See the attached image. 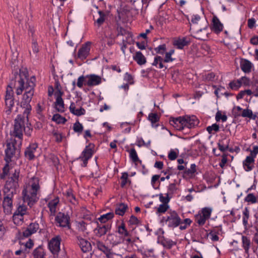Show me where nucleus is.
I'll return each instance as SVG.
<instances>
[{
  "label": "nucleus",
  "instance_id": "nucleus-1",
  "mask_svg": "<svg viewBox=\"0 0 258 258\" xmlns=\"http://www.w3.org/2000/svg\"><path fill=\"white\" fill-rule=\"evenodd\" d=\"M19 77L20 79L17 84L16 94L19 95L21 94L23 91H25L22 103L23 105H26L24 112L29 113L31 110V106L29 103L34 95L36 79L34 76L28 78L27 73L25 72H20Z\"/></svg>",
  "mask_w": 258,
  "mask_h": 258
},
{
  "label": "nucleus",
  "instance_id": "nucleus-2",
  "mask_svg": "<svg viewBox=\"0 0 258 258\" xmlns=\"http://www.w3.org/2000/svg\"><path fill=\"white\" fill-rule=\"evenodd\" d=\"M39 188L38 178L35 177L31 178L29 184L26 186L22 192L24 202L30 207L33 206L38 200L37 193Z\"/></svg>",
  "mask_w": 258,
  "mask_h": 258
},
{
  "label": "nucleus",
  "instance_id": "nucleus-3",
  "mask_svg": "<svg viewBox=\"0 0 258 258\" xmlns=\"http://www.w3.org/2000/svg\"><path fill=\"white\" fill-rule=\"evenodd\" d=\"M19 171L16 169L14 170L12 176L7 180L4 188V194H15L16 193L17 188L19 187L18 180L19 177Z\"/></svg>",
  "mask_w": 258,
  "mask_h": 258
},
{
  "label": "nucleus",
  "instance_id": "nucleus-4",
  "mask_svg": "<svg viewBox=\"0 0 258 258\" xmlns=\"http://www.w3.org/2000/svg\"><path fill=\"white\" fill-rule=\"evenodd\" d=\"M163 220H164L167 226L170 228L176 227L181 223V219L175 211L168 213L167 215L163 218Z\"/></svg>",
  "mask_w": 258,
  "mask_h": 258
},
{
  "label": "nucleus",
  "instance_id": "nucleus-5",
  "mask_svg": "<svg viewBox=\"0 0 258 258\" xmlns=\"http://www.w3.org/2000/svg\"><path fill=\"white\" fill-rule=\"evenodd\" d=\"M15 140L11 139L8 141L5 150V161H13L17 160L15 156Z\"/></svg>",
  "mask_w": 258,
  "mask_h": 258
},
{
  "label": "nucleus",
  "instance_id": "nucleus-6",
  "mask_svg": "<svg viewBox=\"0 0 258 258\" xmlns=\"http://www.w3.org/2000/svg\"><path fill=\"white\" fill-rule=\"evenodd\" d=\"M24 129V122L20 116H18L15 120L14 136L17 137L21 144L23 137V132Z\"/></svg>",
  "mask_w": 258,
  "mask_h": 258
},
{
  "label": "nucleus",
  "instance_id": "nucleus-7",
  "mask_svg": "<svg viewBox=\"0 0 258 258\" xmlns=\"http://www.w3.org/2000/svg\"><path fill=\"white\" fill-rule=\"evenodd\" d=\"M81 106V101L79 99L76 102H72L70 106V112L77 116L84 115L85 113V110Z\"/></svg>",
  "mask_w": 258,
  "mask_h": 258
},
{
  "label": "nucleus",
  "instance_id": "nucleus-8",
  "mask_svg": "<svg viewBox=\"0 0 258 258\" xmlns=\"http://www.w3.org/2000/svg\"><path fill=\"white\" fill-rule=\"evenodd\" d=\"M37 145L36 143L31 144L29 147L27 148L25 152V157L27 160H35V157L38 155L37 152Z\"/></svg>",
  "mask_w": 258,
  "mask_h": 258
},
{
  "label": "nucleus",
  "instance_id": "nucleus-9",
  "mask_svg": "<svg viewBox=\"0 0 258 258\" xmlns=\"http://www.w3.org/2000/svg\"><path fill=\"white\" fill-rule=\"evenodd\" d=\"M77 243L83 252H88L91 250L92 245L90 242L80 235L76 236Z\"/></svg>",
  "mask_w": 258,
  "mask_h": 258
},
{
  "label": "nucleus",
  "instance_id": "nucleus-10",
  "mask_svg": "<svg viewBox=\"0 0 258 258\" xmlns=\"http://www.w3.org/2000/svg\"><path fill=\"white\" fill-rule=\"evenodd\" d=\"M169 123L170 125L173 126L177 130H182L186 127L184 116L170 119Z\"/></svg>",
  "mask_w": 258,
  "mask_h": 258
},
{
  "label": "nucleus",
  "instance_id": "nucleus-11",
  "mask_svg": "<svg viewBox=\"0 0 258 258\" xmlns=\"http://www.w3.org/2000/svg\"><path fill=\"white\" fill-rule=\"evenodd\" d=\"M91 43L87 42L79 48L77 57L81 60L85 59L89 55L90 51Z\"/></svg>",
  "mask_w": 258,
  "mask_h": 258
},
{
  "label": "nucleus",
  "instance_id": "nucleus-12",
  "mask_svg": "<svg viewBox=\"0 0 258 258\" xmlns=\"http://www.w3.org/2000/svg\"><path fill=\"white\" fill-rule=\"evenodd\" d=\"M5 197L3 201V207L4 209V212L9 214L11 213L12 209L13 207V201L12 198L13 197V194L8 195V194H4Z\"/></svg>",
  "mask_w": 258,
  "mask_h": 258
},
{
  "label": "nucleus",
  "instance_id": "nucleus-13",
  "mask_svg": "<svg viewBox=\"0 0 258 258\" xmlns=\"http://www.w3.org/2000/svg\"><path fill=\"white\" fill-rule=\"evenodd\" d=\"M55 220L60 226L63 227H68L70 228V217L68 215L60 212L56 216Z\"/></svg>",
  "mask_w": 258,
  "mask_h": 258
},
{
  "label": "nucleus",
  "instance_id": "nucleus-14",
  "mask_svg": "<svg viewBox=\"0 0 258 258\" xmlns=\"http://www.w3.org/2000/svg\"><path fill=\"white\" fill-rule=\"evenodd\" d=\"M86 85L88 86H97L101 84L102 78L99 76L91 74L86 75Z\"/></svg>",
  "mask_w": 258,
  "mask_h": 258
},
{
  "label": "nucleus",
  "instance_id": "nucleus-15",
  "mask_svg": "<svg viewBox=\"0 0 258 258\" xmlns=\"http://www.w3.org/2000/svg\"><path fill=\"white\" fill-rule=\"evenodd\" d=\"M48 247L53 254H55L60 250V238H53L48 243Z\"/></svg>",
  "mask_w": 258,
  "mask_h": 258
},
{
  "label": "nucleus",
  "instance_id": "nucleus-16",
  "mask_svg": "<svg viewBox=\"0 0 258 258\" xmlns=\"http://www.w3.org/2000/svg\"><path fill=\"white\" fill-rule=\"evenodd\" d=\"M110 229V226L108 224L98 225L94 229V232L96 236L100 237L105 235Z\"/></svg>",
  "mask_w": 258,
  "mask_h": 258
},
{
  "label": "nucleus",
  "instance_id": "nucleus-17",
  "mask_svg": "<svg viewBox=\"0 0 258 258\" xmlns=\"http://www.w3.org/2000/svg\"><path fill=\"white\" fill-rule=\"evenodd\" d=\"M186 128H190L197 126L199 123L198 118L195 115L184 116Z\"/></svg>",
  "mask_w": 258,
  "mask_h": 258
},
{
  "label": "nucleus",
  "instance_id": "nucleus-18",
  "mask_svg": "<svg viewBox=\"0 0 258 258\" xmlns=\"http://www.w3.org/2000/svg\"><path fill=\"white\" fill-rule=\"evenodd\" d=\"M223 25L219 19L216 16L212 19V30L216 33H219L223 30Z\"/></svg>",
  "mask_w": 258,
  "mask_h": 258
},
{
  "label": "nucleus",
  "instance_id": "nucleus-19",
  "mask_svg": "<svg viewBox=\"0 0 258 258\" xmlns=\"http://www.w3.org/2000/svg\"><path fill=\"white\" fill-rule=\"evenodd\" d=\"M27 208L24 205H19L17 208V210L15 212L13 215L14 220H16L17 218L22 220L23 219V216L26 213Z\"/></svg>",
  "mask_w": 258,
  "mask_h": 258
},
{
  "label": "nucleus",
  "instance_id": "nucleus-20",
  "mask_svg": "<svg viewBox=\"0 0 258 258\" xmlns=\"http://www.w3.org/2000/svg\"><path fill=\"white\" fill-rule=\"evenodd\" d=\"M133 59L140 66L146 63V58L141 51H136L133 56Z\"/></svg>",
  "mask_w": 258,
  "mask_h": 258
},
{
  "label": "nucleus",
  "instance_id": "nucleus-21",
  "mask_svg": "<svg viewBox=\"0 0 258 258\" xmlns=\"http://www.w3.org/2000/svg\"><path fill=\"white\" fill-rule=\"evenodd\" d=\"M93 240L94 241L92 242V244L103 253L105 252V251H107V249H108V247L100 240L96 238H94Z\"/></svg>",
  "mask_w": 258,
  "mask_h": 258
},
{
  "label": "nucleus",
  "instance_id": "nucleus-22",
  "mask_svg": "<svg viewBox=\"0 0 258 258\" xmlns=\"http://www.w3.org/2000/svg\"><path fill=\"white\" fill-rule=\"evenodd\" d=\"M252 67V63L247 59H243L240 63L241 70L245 73H248L251 72Z\"/></svg>",
  "mask_w": 258,
  "mask_h": 258
},
{
  "label": "nucleus",
  "instance_id": "nucleus-23",
  "mask_svg": "<svg viewBox=\"0 0 258 258\" xmlns=\"http://www.w3.org/2000/svg\"><path fill=\"white\" fill-rule=\"evenodd\" d=\"M173 45L178 49H182L187 44V42L185 38H178L173 40Z\"/></svg>",
  "mask_w": 258,
  "mask_h": 258
},
{
  "label": "nucleus",
  "instance_id": "nucleus-24",
  "mask_svg": "<svg viewBox=\"0 0 258 258\" xmlns=\"http://www.w3.org/2000/svg\"><path fill=\"white\" fill-rule=\"evenodd\" d=\"M10 162H8L3 169V172L0 174V178L1 179H5L6 177L11 172L12 174L14 172L13 171L12 167L9 165Z\"/></svg>",
  "mask_w": 258,
  "mask_h": 258
},
{
  "label": "nucleus",
  "instance_id": "nucleus-25",
  "mask_svg": "<svg viewBox=\"0 0 258 258\" xmlns=\"http://www.w3.org/2000/svg\"><path fill=\"white\" fill-rule=\"evenodd\" d=\"M148 119L151 122L152 126L153 127H156L158 126L157 124L159 120V116L155 113H150L148 115Z\"/></svg>",
  "mask_w": 258,
  "mask_h": 258
},
{
  "label": "nucleus",
  "instance_id": "nucleus-26",
  "mask_svg": "<svg viewBox=\"0 0 258 258\" xmlns=\"http://www.w3.org/2000/svg\"><path fill=\"white\" fill-rule=\"evenodd\" d=\"M127 208V205L124 203H120L117 205L115 209V214L120 216H122L124 215Z\"/></svg>",
  "mask_w": 258,
  "mask_h": 258
},
{
  "label": "nucleus",
  "instance_id": "nucleus-27",
  "mask_svg": "<svg viewBox=\"0 0 258 258\" xmlns=\"http://www.w3.org/2000/svg\"><path fill=\"white\" fill-rule=\"evenodd\" d=\"M90 223L87 224L84 221H81L80 222H79L77 223V227L78 228V230L79 231L82 232L83 233H85L86 235H88L89 233L88 230V227Z\"/></svg>",
  "mask_w": 258,
  "mask_h": 258
},
{
  "label": "nucleus",
  "instance_id": "nucleus-28",
  "mask_svg": "<svg viewBox=\"0 0 258 258\" xmlns=\"http://www.w3.org/2000/svg\"><path fill=\"white\" fill-rule=\"evenodd\" d=\"M93 151L90 148L86 149L82 153L81 157L82 161H87L92 157Z\"/></svg>",
  "mask_w": 258,
  "mask_h": 258
},
{
  "label": "nucleus",
  "instance_id": "nucleus-29",
  "mask_svg": "<svg viewBox=\"0 0 258 258\" xmlns=\"http://www.w3.org/2000/svg\"><path fill=\"white\" fill-rule=\"evenodd\" d=\"M59 202L58 198H55L53 200L50 201L48 204V206L51 214H54L56 212V207Z\"/></svg>",
  "mask_w": 258,
  "mask_h": 258
},
{
  "label": "nucleus",
  "instance_id": "nucleus-30",
  "mask_svg": "<svg viewBox=\"0 0 258 258\" xmlns=\"http://www.w3.org/2000/svg\"><path fill=\"white\" fill-rule=\"evenodd\" d=\"M55 108L56 110L59 112H63L64 111L65 107L62 99L55 100Z\"/></svg>",
  "mask_w": 258,
  "mask_h": 258
},
{
  "label": "nucleus",
  "instance_id": "nucleus-31",
  "mask_svg": "<svg viewBox=\"0 0 258 258\" xmlns=\"http://www.w3.org/2000/svg\"><path fill=\"white\" fill-rule=\"evenodd\" d=\"M258 154V146H254L251 151L249 156H247L245 161H254V158Z\"/></svg>",
  "mask_w": 258,
  "mask_h": 258
},
{
  "label": "nucleus",
  "instance_id": "nucleus-32",
  "mask_svg": "<svg viewBox=\"0 0 258 258\" xmlns=\"http://www.w3.org/2000/svg\"><path fill=\"white\" fill-rule=\"evenodd\" d=\"M44 249L41 246L36 248L33 251L34 258H45Z\"/></svg>",
  "mask_w": 258,
  "mask_h": 258
},
{
  "label": "nucleus",
  "instance_id": "nucleus-33",
  "mask_svg": "<svg viewBox=\"0 0 258 258\" xmlns=\"http://www.w3.org/2000/svg\"><path fill=\"white\" fill-rule=\"evenodd\" d=\"M212 211V210L211 208L206 207L203 208L201 212L199 213V214L201 215H202L203 217H204L205 219L208 220L210 218L211 216Z\"/></svg>",
  "mask_w": 258,
  "mask_h": 258
},
{
  "label": "nucleus",
  "instance_id": "nucleus-34",
  "mask_svg": "<svg viewBox=\"0 0 258 258\" xmlns=\"http://www.w3.org/2000/svg\"><path fill=\"white\" fill-rule=\"evenodd\" d=\"M212 211V210L211 208L206 207L203 208L201 212L199 213V214L201 215H202L203 217H204L205 219L208 220L210 218L211 216Z\"/></svg>",
  "mask_w": 258,
  "mask_h": 258
},
{
  "label": "nucleus",
  "instance_id": "nucleus-35",
  "mask_svg": "<svg viewBox=\"0 0 258 258\" xmlns=\"http://www.w3.org/2000/svg\"><path fill=\"white\" fill-rule=\"evenodd\" d=\"M99 18L95 21V24L98 27H100L105 21L106 14L104 12L99 11L98 12Z\"/></svg>",
  "mask_w": 258,
  "mask_h": 258
},
{
  "label": "nucleus",
  "instance_id": "nucleus-36",
  "mask_svg": "<svg viewBox=\"0 0 258 258\" xmlns=\"http://www.w3.org/2000/svg\"><path fill=\"white\" fill-rule=\"evenodd\" d=\"M163 61V58L160 56H156L154 58V60L153 62L152 63V65L158 67L159 69H162L164 67V66L162 63Z\"/></svg>",
  "mask_w": 258,
  "mask_h": 258
},
{
  "label": "nucleus",
  "instance_id": "nucleus-37",
  "mask_svg": "<svg viewBox=\"0 0 258 258\" xmlns=\"http://www.w3.org/2000/svg\"><path fill=\"white\" fill-rule=\"evenodd\" d=\"M242 246L246 253H248L250 244V240L246 236L242 237Z\"/></svg>",
  "mask_w": 258,
  "mask_h": 258
},
{
  "label": "nucleus",
  "instance_id": "nucleus-38",
  "mask_svg": "<svg viewBox=\"0 0 258 258\" xmlns=\"http://www.w3.org/2000/svg\"><path fill=\"white\" fill-rule=\"evenodd\" d=\"M114 216V214L113 213H108L106 214H104L100 218H98V220L101 223H105L108 220L111 219Z\"/></svg>",
  "mask_w": 258,
  "mask_h": 258
},
{
  "label": "nucleus",
  "instance_id": "nucleus-39",
  "mask_svg": "<svg viewBox=\"0 0 258 258\" xmlns=\"http://www.w3.org/2000/svg\"><path fill=\"white\" fill-rule=\"evenodd\" d=\"M178 154L179 150L177 149H171L168 154V157L170 160H174L176 159Z\"/></svg>",
  "mask_w": 258,
  "mask_h": 258
},
{
  "label": "nucleus",
  "instance_id": "nucleus-40",
  "mask_svg": "<svg viewBox=\"0 0 258 258\" xmlns=\"http://www.w3.org/2000/svg\"><path fill=\"white\" fill-rule=\"evenodd\" d=\"M52 120L57 123H64L67 121L66 119L61 116L59 114H55L53 115Z\"/></svg>",
  "mask_w": 258,
  "mask_h": 258
},
{
  "label": "nucleus",
  "instance_id": "nucleus-41",
  "mask_svg": "<svg viewBox=\"0 0 258 258\" xmlns=\"http://www.w3.org/2000/svg\"><path fill=\"white\" fill-rule=\"evenodd\" d=\"M196 165L195 164H192L189 168H186L184 173L188 176H192L196 172Z\"/></svg>",
  "mask_w": 258,
  "mask_h": 258
},
{
  "label": "nucleus",
  "instance_id": "nucleus-42",
  "mask_svg": "<svg viewBox=\"0 0 258 258\" xmlns=\"http://www.w3.org/2000/svg\"><path fill=\"white\" fill-rule=\"evenodd\" d=\"M243 217L242 219L243 224L246 226L248 223V219L249 217V211L247 208H245L243 212Z\"/></svg>",
  "mask_w": 258,
  "mask_h": 258
},
{
  "label": "nucleus",
  "instance_id": "nucleus-43",
  "mask_svg": "<svg viewBox=\"0 0 258 258\" xmlns=\"http://www.w3.org/2000/svg\"><path fill=\"white\" fill-rule=\"evenodd\" d=\"M86 81H87V77L86 76H80L77 80V86L80 88H82L83 86V85H86Z\"/></svg>",
  "mask_w": 258,
  "mask_h": 258
},
{
  "label": "nucleus",
  "instance_id": "nucleus-44",
  "mask_svg": "<svg viewBox=\"0 0 258 258\" xmlns=\"http://www.w3.org/2000/svg\"><path fill=\"white\" fill-rule=\"evenodd\" d=\"M6 105L8 107V109L6 110L7 114H9L11 111V108L13 107L14 102L13 99H5Z\"/></svg>",
  "mask_w": 258,
  "mask_h": 258
},
{
  "label": "nucleus",
  "instance_id": "nucleus-45",
  "mask_svg": "<svg viewBox=\"0 0 258 258\" xmlns=\"http://www.w3.org/2000/svg\"><path fill=\"white\" fill-rule=\"evenodd\" d=\"M177 190V187L175 183L170 184L168 187V191L166 194L167 197L173 195Z\"/></svg>",
  "mask_w": 258,
  "mask_h": 258
},
{
  "label": "nucleus",
  "instance_id": "nucleus-46",
  "mask_svg": "<svg viewBox=\"0 0 258 258\" xmlns=\"http://www.w3.org/2000/svg\"><path fill=\"white\" fill-rule=\"evenodd\" d=\"M219 130V126L216 123L213 124L211 126H209L207 127V131L209 134H214L215 132H217Z\"/></svg>",
  "mask_w": 258,
  "mask_h": 258
},
{
  "label": "nucleus",
  "instance_id": "nucleus-47",
  "mask_svg": "<svg viewBox=\"0 0 258 258\" xmlns=\"http://www.w3.org/2000/svg\"><path fill=\"white\" fill-rule=\"evenodd\" d=\"M252 115H253V114H252V111L248 109H244L242 111V114H241L242 116H243V117H248L250 118L254 119L255 117V115H254L253 117Z\"/></svg>",
  "mask_w": 258,
  "mask_h": 258
},
{
  "label": "nucleus",
  "instance_id": "nucleus-48",
  "mask_svg": "<svg viewBox=\"0 0 258 258\" xmlns=\"http://www.w3.org/2000/svg\"><path fill=\"white\" fill-rule=\"evenodd\" d=\"M195 218L196 222L201 226L204 225L206 221L207 220L199 213L196 216Z\"/></svg>",
  "mask_w": 258,
  "mask_h": 258
},
{
  "label": "nucleus",
  "instance_id": "nucleus-49",
  "mask_svg": "<svg viewBox=\"0 0 258 258\" xmlns=\"http://www.w3.org/2000/svg\"><path fill=\"white\" fill-rule=\"evenodd\" d=\"M117 236L113 234H109L107 235V240L110 241V242L113 245H116L118 243V241H117Z\"/></svg>",
  "mask_w": 258,
  "mask_h": 258
},
{
  "label": "nucleus",
  "instance_id": "nucleus-50",
  "mask_svg": "<svg viewBox=\"0 0 258 258\" xmlns=\"http://www.w3.org/2000/svg\"><path fill=\"white\" fill-rule=\"evenodd\" d=\"M128 152L130 157L133 161H138V157L136 150L134 149H131Z\"/></svg>",
  "mask_w": 258,
  "mask_h": 258
},
{
  "label": "nucleus",
  "instance_id": "nucleus-51",
  "mask_svg": "<svg viewBox=\"0 0 258 258\" xmlns=\"http://www.w3.org/2000/svg\"><path fill=\"white\" fill-rule=\"evenodd\" d=\"M230 87L233 90H237L241 87V84L239 80L230 82L229 84Z\"/></svg>",
  "mask_w": 258,
  "mask_h": 258
},
{
  "label": "nucleus",
  "instance_id": "nucleus-52",
  "mask_svg": "<svg viewBox=\"0 0 258 258\" xmlns=\"http://www.w3.org/2000/svg\"><path fill=\"white\" fill-rule=\"evenodd\" d=\"M27 227L29 228V230L33 234L39 229V225L36 223H31Z\"/></svg>",
  "mask_w": 258,
  "mask_h": 258
},
{
  "label": "nucleus",
  "instance_id": "nucleus-53",
  "mask_svg": "<svg viewBox=\"0 0 258 258\" xmlns=\"http://www.w3.org/2000/svg\"><path fill=\"white\" fill-rule=\"evenodd\" d=\"M243 166L246 171H250L254 168V162H243Z\"/></svg>",
  "mask_w": 258,
  "mask_h": 258
},
{
  "label": "nucleus",
  "instance_id": "nucleus-54",
  "mask_svg": "<svg viewBox=\"0 0 258 258\" xmlns=\"http://www.w3.org/2000/svg\"><path fill=\"white\" fill-rule=\"evenodd\" d=\"M151 141L149 140L148 142L145 143L142 138L139 139L137 141V145L139 147L145 146L149 147L150 145Z\"/></svg>",
  "mask_w": 258,
  "mask_h": 258
},
{
  "label": "nucleus",
  "instance_id": "nucleus-55",
  "mask_svg": "<svg viewBox=\"0 0 258 258\" xmlns=\"http://www.w3.org/2000/svg\"><path fill=\"white\" fill-rule=\"evenodd\" d=\"M73 129L75 132L81 133L83 131V126L79 122H76L74 124Z\"/></svg>",
  "mask_w": 258,
  "mask_h": 258
},
{
  "label": "nucleus",
  "instance_id": "nucleus-56",
  "mask_svg": "<svg viewBox=\"0 0 258 258\" xmlns=\"http://www.w3.org/2000/svg\"><path fill=\"white\" fill-rule=\"evenodd\" d=\"M175 244L176 242L171 240H165L163 242V246L167 248H170Z\"/></svg>",
  "mask_w": 258,
  "mask_h": 258
},
{
  "label": "nucleus",
  "instance_id": "nucleus-57",
  "mask_svg": "<svg viewBox=\"0 0 258 258\" xmlns=\"http://www.w3.org/2000/svg\"><path fill=\"white\" fill-rule=\"evenodd\" d=\"M238 80L239 81L240 83L241 84V86H247L249 85L250 80L248 78L246 77H242Z\"/></svg>",
  "mask_w": 258,
  "mask_h": 258
},
{
  "label": "nucleus",
  "instance_id": "nucleus-58",
  "mask_svg": "<svg viewBox=\"0 0 258 258\" xmlns=\"http://www.w3.org/2000/svg\"><path fill=\"white\" fill-rule=\"evenodd\" d=\"M245 201L255 203L256 202V199L252 194H249L245 198Z\"/></svg>",
  "mask_w": 258,
  "mask_h": 258
},
{
  "label": "nucleus",
  "instance_id": "nucleus-59",
  "mask_svg": "<svg viewBox=\"0 0 258 258\" xmlns=\"http://www.w3.org/2000/svg\"><path fill=\"white\" fill-rule=\"evenodd\" d=\"M166 45L163 44L162 45H159L158 47L155 48V50L156 52L158 53L163 54L165 51L166 50Z\"/></svg>",
  "mask_w": 258,
  "mask_h": 258
},
{
  "label": "nucleus",
  "instance_id": "nucleus-60",
  "mask_svg": "<svg viewBox=\"0 0 258 258\" xmlns=\"http://www.w3.org/2000/svg\"><path fill=\"white\" fill-rule=\"evenodd\" d=\"M216 120L218 121L220 120H222L223 122L226 121L227 117L226 115H222L219 111L217 112L216 114Z\"/></svg>",
  "mask_w": 258,
  "mask_h": 258
},
{
  "label": "nucleus",
  "instance_id": "nucleus-61",
  "mask_svg": "<svg viewBox=\"0 0 258 258\" xmlns=\"http://www.w3.org/2000/svg\"><path fill=\"white\" fill-rule=\"evenodd\" d=\"M53 136L55 138V140L57 142H60L62 139V134L56 131H53Z\"/></svg>",
  "mask_w": 258,
  "mask_h": 258
},
{
  "label": "nucleus",
  "instance_id": "nucleus-62",
  "mask_svg": "<svg viewBox=\"0 0 258 258\" xmlns=\"http://www.w3.org/2000/svg\"><path fill=\"white\" fill-rule=\"evenodd\" d=\"M167 204H161L157 209V212L159 213H165L168 208Z\"/></svg>",
  "mask_w": 258,
  "mask_h": 258
},
{
  "label": "nucleus",
  "instance_id": "nucleus-63",
  "mask_svg": "<svg viewBox=\"0 0 258 258\" xmlns=\"http://www.w3.org/2000/svg\"><path fill=\"white\" fill-rule=\"evenodd\" d=\"M67 197L70 202L74 204L76 202L75 197L72 194L71 191H68L67 193Z\"/></svg>",
  "mask_w": 258,
  "mask_h": 258
},
{
  "label": "nucleus",
  "instance_id": "nucleus-64",
  "mask_svg": "<svg viewBox=\"0 0 258 258\" xmlns=\"http://www.w3.org/2000/svg\"><path fill=\"white\" fill-rule=\"evenodd\" d=\"M54 258H66V253L64 251H60V250L56 253L53 254Z\"/></svg>",
  "mask_w": 258,
  "mask_h": 258
}]
</instances>
